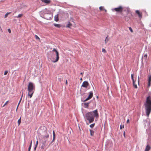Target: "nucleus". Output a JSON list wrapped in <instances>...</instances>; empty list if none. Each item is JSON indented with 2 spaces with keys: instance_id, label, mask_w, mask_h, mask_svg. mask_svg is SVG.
Returning <instances> with one entry per match:
<instances>
[{
  "instance_id": "obj_1",
  "label": "nucleus",
  "mask_w": 151,
  "mask_h": 151,
  "mask_svg": "<svg viewBox=\"0 0 151 151\" xmlns=\"http://www.w3.org/2000/svg\"><path fill=\"white\" fill-rule=\"evenodd\" d=\"M99 114L97 109L86 113L84 116L85 120H88L89 123H92L94 121V118H98Z\"/></svg>"
},
{
  "instance_id": "obj_2",
  "label": "nucleus",
  "mask_w": 151,
  "mask_h": 151,
  "mask_svg": "<svg viewBox=\"0 0 151 151\" xmlns=\"http://www.w3.org/2000/svg\"><path fill=\"white\" fill-rule=\"evenodd\" d=\"M144 105L146 114L148 116L151 111V92L149 93L148 96L146 98Z\"/></svg>"
},
{
  "instance_id": "obj_3",
  "label": "nucleus",
  "mask_w": 151,
  "mask_h": 151,
  "mask_svg": "<svg viewBox=\"0 0 151 151\" xmlns=\"http://www.w3.org/2000/svg\"><path fill=\"white\" fill-rule=\"evenodd\" d=\"M53 52L50 58L48 57L49 60H50L52 62L55 63L59 60V53L55 48H54L52 51Z\"/></svg>"
},
{
  "instance_id": "obj_4",
  "label": "nucleus",
  "mask_w": 151,
  "mask_h": 151,
  "mask_svg": "<svg viewBox=\"0 0 151 151\" xmlns=\"http://www.w3.org/2000/svg\"><path fill=\"white\" fill-rule=\"evenodd\" d=\"M35 85L32 82H29L27 86V91L28 92V96L31 98L35 90Z\"/></svg>"
},
{
  "instance_id": "obj_5",
  "label": "nucleus",
  "mask_w": 151,
  "mask_h": 151,
  "mask_svg": "<svg viewBox=\"0 0 151 151\" xmlns=\"http://www.w3.org/2000/svg\"><path fill=\"white\" fill-rule=\"evenodd\" d=\"M41 17L47 20L50 19L52 17V15L49 11L45 10L42 12L40 14Z\"/></svg>"
},
{
  "instance_id": "obj_6",
  "label": "nucleus",
  "mask_w": 151,
  "mask_h": 151,
  "mask_svg": "<svg viewBox=\"0 0 151 151\" xmlns=\"http://www.w3.org/2000/svg\"><path fill=\"white\" fill-rule=\"evenodd\" d=\"M44 133H45V135H43V138L42 140V145H41V149L43 150L45 147L47 145V141L49 137L48 134L47 133V132L45 131Z\"/></svg>"
},
{
  "instance_id": "obj_7",
  "label": "nucleus",
  "mask_w": 151,
  "mask_h": 151,
  "mask_svg": "<svg viewBox=\"0 0 151 151\" xmlns=\"http://www.w3.org/2000/svg\"><path fill=\"white\" fill-rule=\"evenodd\" d=\"M123 8L121 6H120L119 7L117 8H116L114 9H113V10H115V11L118 12H122V11Z\"/></svg>"
},
{
  "instance_id": "obj_8",
  "label": "nucleus",
  "mask_w": 151,
  "mask_h": 151,
  "mask_svg": "<svg viewBox=\"0 0 151 151\" xmlns=\"http://www.w3.org/2000/svg\"><path fill=\"white\" fill-rule=\"evenodd\" d=\"M93 93L92 91H90L89 92V95L88 97L84 101V102H86V101L90 99L93 96Z\"/></svg>"
},
{
  "instance_id": "obj_9",
  "label": "nucleus",
  "mask_w": 151,
  "mask_h": 151,
  "mask_svg": "<svg viewBox=\"0 0 151 151\" xmlns=\"http://www.w3.org/2000/svg\"><path fill=\"white\" fill-rule=\"evenodd\" d=\"M89 84L88 82L87 81H84L81 86L82 87L86 88L88 86Z\"/></svg>"
},
{
  "instance_id": "obj_10",
  "label": "nucleus",
  "mask_w": 151,
  "mask_h": 151,
  "mask_svg": "<svg viewBox=\"0 0 151 151\" xmlns=\"http://www.w3.org/2000/svg\"><path fill=\"white\" fill-rule=\"evenodd\" d=\"M136 13L138 15V16L139 18H142V14L140 13L139 10H137L136 11Z\"/></svg>"
},
{
  "instance_id": "obj_11",
  "label": "nucleus",
  "mask_w": 151,
  "mask_h": 151,
  "mask_svg": "<svg viewBox=\"0 0 151 151\" xmlns=\"http://www.w3.org/2000/svg\"><path fill=\"white\" fill-rule=\"evenodd\" d=\"M151 81V74L148 76V86H150V82Z\"/></svg>"
},
{
  "instance_id": "obj_12",
  "label": "nucleus",
  "mask_w": 151,
  "mask_h": 151,
  "mask_svg": "<svg viewBox=\"0 0 151 151\" xmlns=\"http://www.w3.org/2000/svg\"><path fill=\"white\" fill-rule=\"evenodd\" d=\"M150 146L147 145L146 146L145 151H149L150 150Z\"/></svg>"
},
{
  "instance_id": "obj_13",
  "label": "nucleus",
  "mask_w": 151,
  "mask_h": 151,
  "mask_svg": "<svg viewBox=\"0 0 151 151\" xmlns=\"http://www.w3.org/2000/svg\"><path fill=\"white\" fill-rule=\"evenodd\" d=\"M53 25L55 27L57 28H60L61 27L60 25L59 24L55 23V24H53Z\"/></svg>"
},
{
  "instance_id": "obj_14",
  "label": "nucleus",
  "mask_w": 151,
  "mask_h": 151,
  "mask_svg": "<svg viewBox=\"0 0 151 151\" xmlns=\"http://www.w3.org/2000/svg\"><path fill=\"white\" fill-rule=\"evenodd\" d=\"M90 135L91 136H93L94 134V131L90 129Z\"/></svg>"
},
{
  "instance_id": "obj_15",
  "label": "nucleus",
  "mask_w": 151,
  "mask_h": 151,
  "mask_svg": "<svg viewBox=\"0 0 151 151\" xmlns=\"http://www.w3.org/2000/svg\"><path fill=\"white\" fill-rule=\"evenodd\" d=\"M131 78L133 84H134V75L133 74H131Z\"/></svg>"
},
{
  "instance_id": "obj_16",
  "label": "nucleus",
  "mask_w": 151,
  "mask_h": 151,
  "mask_svg": "<svg viewBox=\"0 0 151 151\" xmlns=\"http://www.w3.org/2000/svg\"><path fill=\"white\" fill-rule=\"evenodd\" d=\"M89 103H84V106L85 108H88V106Z\"/></svg>"
},
{
  "instance_id": "obj_17",
  "label": "nucleus",
  "mask_w": 151,
  "mask_h": 151,
  "mask_svg": "<svg viewBox=\"0 0 151 151\" xmlns=\"http://www.w3.org/2000/svg\"><path fill=\"white\" fill-rule=\"evenodd\" d=\"M55 21L57 22L58 20V15H56L55 17Z\"/></svg>"
},
{
  "instance_id": "obj_18",
  "label": "nucleus",
  "mask_w": 151,
  "mask_h": 151,
  "mask_svg": "<svg viewBox=\"0 0 151 151\" xmlns=\"http://www.w3.org/2000/svg\"><path fill=\"white\" fill-rule=\"evenodd\" d=\"M53 139L52 141H53L55 139V133L54 131H53Z\"/></svg>"
},
{
  "instance_id": "obj_19",
  "label": "nucleus",
  "mask_w": 151,
  "mask_h": 151,
  "mask_svg": "<svg viewBox=\"0 0 151 151\" xmlns=\"http://www.w3.org/2000/svg\"><path fill=\"white\" fill-rule=\"evenodd\" d=\"M23 16V14H19L18 16L17 17H16L17 18H20L22 17Z\"/></svg>"
},
{
  "instance_id": "obj_20",
  "label": "nucleus",
  "mask_w": 151,
  "mask_h": 151,
  "mask_svg": "<svg viewBox=\"0 0 151 151\" xmlns=\"http://www.w3.org/2000/svg\"><path fill=\"white\" fill-rule=\"evenodd\" d=\"M108 36H107V37L106 38L105 41L106 44L107 42L109 41V39H108Z\"/></svg>"
},
{
  "instance_id": "obj_21",
  "label": "nucleus",
  "mask_w": 151,
  "mask_h": 151,
  "mask_svg": "<svg viewBox=\"0 0 151 151\" xmlns=\"http://www.w3.org/2000/svg\"><path fill=\"white\" fill-rule=\"evenodd\" d=\"M11 13L10 12H7L4 15V17L6 18L7 17L8 15Z\"/></svg>"
},
{
  "instance_id": "obj_22",
  "label": "nucleus",
  "mask_w": 151,
  "mask_h": 151,
  "mask_svg": "<svg viewBox=\"0 0 151 151\" xmlns=\"http://www.w3.org/2000/svg\"><path fill=\"white\" fill-rule=\"evenodd\" d=\"M71 25V24L70 22H69L68 24L66 26V27H70V26Z\"/></svg>"
},
{
  "instance_id": "obj_23",
  "label": "nucleus",
  "mask_w": 151,
  "mask_h": 151,
  "mask_svg": "<svg viewBox=\"0 0 151 151\" xmlns=\"http://www.w3.org/2000/svg\"><path fill=\"white\" fill-rule=\"evenodd\" d=\"M35 36L36 39L38 40L39 41H40V38L37 35H35Z\"/></svg>"
},
{
  "instance_id": "obj_24",
  "label": "nucleus",
  "mask_w": 151,
  "mask_h": 151,
  "mask_svg": "<svg viewBox=\"0 0 151 151\" xmlns=\"http://www.w3.org/2000/svg\"><path fill=\"white\" fill-rule=\"evenodd\" d=\"M95 124L94 123H93V124H91L90 125V127L91 128H93L94 125H95Z\"/></svg>"
},
{
  "instance_id": "obj_25",
  "label": "nucleus",
  "mask_w": 151,
  "mask_h": 151,
  "mask_svg": "<svg viewBox=\"0 0 151 151\" xmlns=\"http://www.w3.org/2000/svg\"><path fill=\"white\" fill-rule=\"evenodd\" d=\"M147 56V54H145L143 57V58L145 59V60H146Z\"/></svg>"
},
{
  "instance_id": "obj_26",
  "label": "nucleus",
  "mask_w": 151,
  "mask_h": 151,
  "mask_svg": "<svg viewBox=\"0 0 151 151\" xmlns=\"http://www.w3.org/2000/svg\"><path fill=\"white\" fill-rule=\"evenodd\" d=\"M21 117H20V119H19V120L18 121V125H19L21 123Z\"/></svg>"
},
{
  "instance_id": "obj_27",
  "label": "nucleus",
  "mask_w": 151,
  "mask_h": 151,
  "mask_svg": "<svg viewBox=\"0 0 151 151\" xmlns=\"http://www.w3.org/2000/svg\"><path fill=\"white\" fill-rule=\"evenodd\" d=\"M99 9L101 11L103 9H104V7L103 6H100L99 7Z\"/></svg>"
},
{
  "instance_id": "obj_28",
  "label": "nucleus",
  "mask_w": 151,
  "mask_h": 151,
  "mask_svg": "<svg viewBox=\"0 0 151 151\" xmlns=\"http://www.w3.org/2000/svg\"><path fill=\"white\" fill-rule=\"evenodd\" d=\"M9 102V101H6L5 103L4 104V105H3V107H4L5 106H6L7 104V103H8Z\"/></svg>"
},
{
  "instance_id": "obj_29",
  "label": "nucleus",
  "mask_w": 151,
  "mask_h": 151,
  "mask_svg": "<svg viewBox=\"0 0 151 151\" xmlns=\"http://www.w3.org/2000/svg\"><path fill=\"white\" fill-rule=\"evenodd\" d=\"M129 29L131 32H133V30L131 27H129Z\"/></svg>"
},
{
  "instance_id": "obj_30",
  "label": "nucleus",
  "mask_w": 151,
  "mask_h": 151,
  "mask_svg": "<svg viewBox=\"0 0 151 151\" xmlns=\"http://www.w3.org/2000/svg\"><path fill=\"white\" fill-rule=\"evenodd\" d=\"M102 52H104L105 53L106 52V50L104 49L103 48L102 49Z\"/></svg>"
},
{
  "instance_id": "obj_31",
  "label": "nucleus",
  "mask_w": 151,
  "mask_h": 151,
  "mask_svg": "<svg viewBox=\"0 0 151 151\" xmlns=\"http://www.w3.org/2000/svg\"><path fill=\"white\" fill-rule=\"evenodd\" d=\"M8 72V71L7 70H6V71H5V72H4V75H6L7 73Z\"/></svg>"
},
{
  "instance_id": "obj_32",
  "label": "nucleus",
  "mask_w": 151,
  "mask_h": 151,
  "mask_svg": "<svg viewBox=\"0 0 151 151\" xmlns=\"http://www.w3.org/2000/svg\"><path fill=\"white\" fill-rule=\"evenodd\" d=\"M124 125H123L122 126V125H120V128L121 129H122V128H124Z\"/></svg>"
},
{
  "instance_id": "obj_33",
  "label": "nucleus",
  "mask_w": 151,
  "mask_h": 151,
  "mask_svg": "<svg viewBox=\"0 0 151 151\" xmlns=\"http://www.w3.org/2000/svg\"><path fill=\"white\" fill-rule=\"evenodd\" d=\"M133 85L134 87L135 88H137V85H135V84H133Z\"/></svg>"
},
{
  "instance_id": "obj_34",
  "label": "nucleus",
  "mask_w": 151,
  "mask_h": 151,
  "mask_svg": "<svg viewBox=\"0 0 151 151\" xmlns=\"http://www.w3.org/2000/svg\"><path fill=\"white\" fill-rule=\"evenodd\" d=\"M58 79L60 81H62V79L61 78H58Z\"/></svg>"
},
{
  "instance_id": "obj_35",
  "label": "nucleus",
  "mask_w": 151,
  "mask_h": 151,
  "mask_svg": "<svg viewBox=\"0 0 151 151\" xmlns=\"http://www.w3.org/2000/svg\"><path fill=\"white\" fill-rule=\"evenodd\" d=\"M38 141H37V142H36V145H36V146H37V145H38Z\"/></svg>"
},
{
  "instance_id": "obj_36",
  "label": "nucleus",
  "mask_w": 151,
  "mask_h": 151,
  "mask_svg": "<svg viewBox=\"0 0 151 151\" xmlns=\"http://www.w3.org/2000/svg\"><path fill=\"white\" fill-rule=\"evenodd\" d=\"M8 32H9V33H11V31L10 29H8Z\"/></svg>"
},
{
  "instance_id": "obj_37",
  "label": "nucleus",
  "mask_w": 151,
  "mask_h": 151,
  "mask_svg": "<svg viewBox=\"0 0 151 151\" xmlns=\"http://www.w3.org/2000/svg\"><path fill=\"white\" fill-rule=\"evenodd\" d=\"M37 147V146H36V145H35V146L34 147V149L35 150H36Z\"/></svg>"
},
{
  "instance_id": "obj_38",
  "label": "nucleus",
  "mask_w": 151,
  "mask_h": 151,
  "mask_svg": "<svg viewBox=\"0 0 151 151\" xmlns=\"http://www.w3.org/2000/svg\"><path fill=\"white\" fill-rule=\"evenodd\" d=\"M31 147V146H29V148H28V150H30Z\"/></svg>"
},
{
  "instance_id": "obj_39",
  "label": "nucleus",
  "mask_w": 151,
  "mask_h": 151,
  "mask_svg": "<svg viewBox=\"0 0 151 151\" xmlns=\"http://www.w3.org/2000/svg\"><path fill=\"white\" fill-rule=\"evenodd\" d=\"M32 140L30 144V145H29V146H32Z\"/></svg>"
},
{
  "instance_id": "obj_40",
  "label": "nucleus",
  "mask_w": 151,
  "mask_h": 151,
  "mask_svg": "<svg viewBox=\"0 0 151 151\" xmlns=\"http://www.w3.org/2000/svg\"><path fill=\"white\" fill-rule=\"evenodd\" d=\"M65 83H66V84H68L67 80H66V82H65Z\"/></svg>"
},
{
  "instance_id": "obj_41",
  "label": "nucleus",
  "mask_w": 151,
  "mask_h": 151,
  "mask_svg": "<svg viewBox=\"0 0 151 151\" xmlns=\"http://www.w3.org/2000/svg\"><path fill=\"white\" fill-rule=\"evenodd\" d=\"M129 122V119H127V123H128Z\"/></svg>"
},
{
  "instance_id": "obj_42",
  "label": "nucleus",
  "mask_w": 151,
  "mask_h": 151,
  "mask_svg": "<svg viewBox=\"0 0 151 151\" xmlns=\"http://www.w3.org/2000/svg\"><path fill=\"white\" fill-rule=\"evenodd\" d=\"M23 93H22V96H21V97L20 99H22V96H23Z\"/></svg>"
},
{
  "instance_id": "obj_43",
  "label": "nucleus",
  "mask_w": 151,
  "mask_h": 151,
  "mask_svg": "<svg viewBox=\"0 0 151 151\" xmlns=\"http://www.w3.org/2000/svg\"><path fill=\"white\" fill-rule=\"evenodd\" d=\"M124 136L125 137V132H124L123 133Z\"/></svg>"
},
{
  "instance_id": "obj_44",
  "label": "nucleus",
  "mask_w": 151,
  "mask_h": 151,
  "mask_svg": "<svg viewBox=\"0 0 151 151\" xmlns=\"http://www.w3.org/2000/svg\"><path fill=\"white\" fill-rule=\"evenodd\" d=\"M83 73H81L80 74L81 75H83Z\"/></svg>"
},
{
  "instance_id": "obj_45",
  "label": "nucleus",
  "mask_w": 151,
  "mask_h": 151,
  "mask_svg": "<svg viewBox=\"0 0 151 151\" xmlns=\"http://www.w3.org/2000/svg\"><path fill=\"white\" fill-rule=\"evenodd\" d=\"M20 102H20V101H19V103H18V105H19V104H20Z\"/></svg>"
},
{
  "instance_id": "obj_46",
  "label": "nucleus",
  "mask_w": 151,
  "mask_h": 151,
  "mask_svg": "<svg viewBox=\"0 0 151 151\" xmlns=\"http://www.w3.org/2000/svg\"><path fill=\"white\" fill-rule=\"evenodd\" d=\"M104 10L105 11V12H106V9H104Z\"/></svg>"
},
{
  "instance_id": "obj_47",
  "label": "nucleus",
  "mask_w": 151,
  "mask_h": 151,
  "mask_svg": "<svg viewBox=\"0 0 151 151\" xmlns=\"http://www.w3.org/2000/svg\"><path fill=\"white\" fill-rule=\"evenodd\" d=\"M22 99H20L19 101L21 102V100H22Z\"/></svg>"
},
{
  "instance_id": "obj_48",
  "label": "nucleus",
  "mask_w": 151,
  "mask_h": 151,
  "mask_svg": "<svg viewBox=\"0 0 151 151\" xmlns=\"http://www.w3.org/2000/svg\"><path fill=\"white\" fill-rule=\"evenodd\" d=\"M80 80H81V81H82V78H81L80 79Z\"/></svg>"
},
{
  "instance_id": "obj_49",
  "label": "nucleus",
  "mask_w": 151,
  "mask_h": 151,
  "mask_svg": "<svg viewBox=\"0 0 151 151\" xmlns=\"http://www.w3.org/2000/svg\"><path fill=\"white\" fill-rule=\"evenodd\" d=\"M19 106V105H18H18H17V107L18 108V107Z\"/></svg>"
},
{
  "instance_id": "obj_50",
  "label": "nucleus",
  "mask_w": 151,
  "mask_h": 151,
  "mask_svg": "<svg viewBox=\"0 0 151 151\" xmlns=\"http://www.w3.org/2000/svg\"><path fill=\"white\" fill-rule=\"evenodd\" d=\"M19 106V105H18H18H17V107L18 108V107Z\"/></svg>"
},
{
  "instance_id": "obj_51",
  "label": "nucleus",
  "mask_w": 151,
  "mask_h": 151,
  "mask_svg": "<svg viewBox=\"0 0 151 151\" xmlns=\"http://www.w3.org/2000/svg\"><path fill=\"white\" fill-rule=\"evenodd\" d=\"M17 109H18V108H17V109H16V110H17Z\"/></svg>"
},
{
  "instance_id": "obj_52",
  "label": "nucleus",
  "mask_w": 151,
  "mask_h": 151,
  "mask_svg": "<svg viewBox=\"0 0 151 151\" xmlns=\"http://www.w3.org/2000/svg\"><path fill=\"white\" fill-rule=\"evenodd\" d=\"M139 78H138V81H139Z\"/></svg>"
},
{
  "instance_id": "obj_53",
  "label": "nucleus",
  "mask_w": 151,
  "mask_h": 151,
  "mask_svg": "<svg viewBox=\"0 0 151 151\" xmlns=\"http://www.w3.org/2000/svg\"><path fill=\"white\" fill-rule=\"evenodd\" d=\"M96 106V104H95V106Z\"/></svg>"
},
{
  "instance_id": "obj_54",
  "label": "nucleus",
  "mask_w": 151,
  "mask_h": 151,
  "mask_svg": "<svg viewBox=\"0 0 151 151\" xmlns=\"http://www.w3.org/2000/svg\"><path fill=\"white\" fill-rule=\"evenodd\" d=\"M28 151H30V150H28Z\"/></svg>"
}]
</instances>
